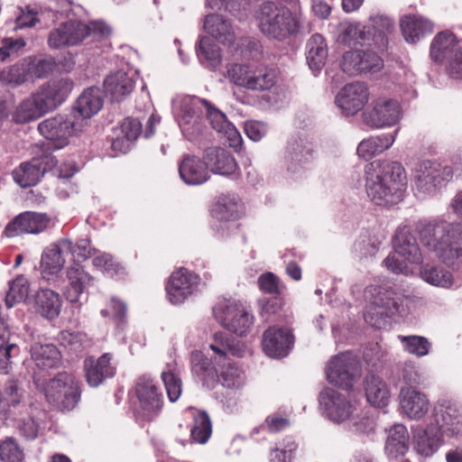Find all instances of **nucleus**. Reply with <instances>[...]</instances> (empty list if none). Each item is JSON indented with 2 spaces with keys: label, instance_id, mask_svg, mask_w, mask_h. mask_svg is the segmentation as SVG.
Returning a JSON list of instances; mask_svg holds the SVG:
<instances>
[{
  "label": "nucleus",
  "instance_id": "f257e3e1",
  "mask_svg": "<svg viewBox=\"0 0 462 462\" xmlns=\"http://www.w3.org/2000/svg\"><path fill=\"white\" fill-rule=\"evenodd\" d=\"M365 191L378 206H393L404 198L407 176L403 166L393 161H374L365 167Z\"/></svg>",
  "mask_w": 462,
  "mask_h": 462
},
{
  "label": "nucleus",
  "instance_id": "f03ea898",
  "mask_svg": "<svg viewBox=\"0 0 462 462\" xmlns=\"http://www.w3.org/2000/svg\"><path fill=\"white\" fill-rule=\"evenodd\" d=\"M254 18L260 32L268 39L284 42L300 33L303 25V14L299 5L291 7L264 2L259 5Z\"/></svg>",
  "mask_w": 462,
  "mask_h": 462
},
{
  "label": "nucleus",
  "instance_id": "7ed1b4c3",
  "mask_svg": "<svg viewBox=\"0 0 462 462\" xmlns=\"http://www.w3.org/2000/svg\"><path fill=\"white\" fill-rule=\"evenodd\" d=\"M424 246L446 264L462 258V224L444 221H420L417 226Z\"/></svg>",
  "mask_w": 462,
  "mask_h": 462
},
{
  "label": "nucleus",
  "instance_id": "20e7f679",
  "mask_svg": "<svg viewBox=\"0 0 462 462\" xmlns=\"http://www.w3.org/2000/svg\"><path fill=\"white\" fill-rule=\"evenodd\" d=\"M415 305L413 297L405 295L402 290L393 287L374 289L371 306L364 314L365 320L373 327H380L385 317L407 315Z\"/></svg>",
  "mask_w": 462,
  "mask_h": 462
},
{
  "label": "nucleus",
  "instance_id": "39448f33",
  "mask_svg": "<svg viewBox=\"0 0 462 462\" xmlns=\"http://www.w3.org/2000/svg\"><path fill=\"white\" fill-rule=\"evenodd\" d=\"M227 79L237 88L251 91H265L276 83L273 69L251 64L230 63L226 66Z\"/></svg>",
  "mask_w": 462,
  "mask_h": 462
},
{
  "label": "nucleus",
  "instance_id": "423d86ee",
  "mask_svg": "<svg viewBox=\"0 0 462 462\" xmlns=\"http://www.w3.org/2000/svg\"><path fill=\"white\" fill-rule=\"evenodd\" d=\"M422 261L416 238L407 226L398 228L393 239V252L384 259L385 267L394 273H409L408 264H419Z\"/></svg>",
  "mask_w": 462,
  "mask_h": 462
},
{
  "label": "nucleus",
  "instance_id": "0eeeda50",
  "mask_svg": "<svg viewBox=\"0 0 462 462\" xmlns=\"http://www.w3.org/2000/svg\"><path fill=\"white\" fill-rule=\"evenodd\" d=\"M44 395L54 408L62 411H71L80 399L79 383L71 373H59L46 383Z\"/></svg>",
  "mask_w": 462,
  "mask_h": 462
},
{
  "label": "nucleus",
  "instance_id": "6e6552de",
  "mask_svg": "<svg viewBox=\"0 0 462 462\" xmlns=\"http://www.w3.org/2000/svg\"><path fill=\"white\" fill-rule=\"evenodd\" d=\"M134 412L138 420L152 421L161 412L163 396L154 380L147 374L137 378L134 385Z\"/></svg>",
  "mask_w": 462,
  "mask_h": 462
},
{
  "label": "nucleus",
  "instance_id": "1a4fd4ad",
  "mask_svg": "<svg viewBox=\"0 0 462 462\" xmlns=\"http://www.w3.org/2000/svg\"><path fill=\"white\" fill-rule=\"evenodd\" d=\"M361 365L351 353H341L333 356L326 368L327 380L341 389L348 390L361 377Z\"/></svg>",
  "mask_w": 462,
  "mask_h": 462
},
{
  "label": "nucleus",
  "instance_id": "9d476101",
  "mask_svg": "<svg viewBox=\"0 0 462 462\" xmlns=\"http://www.w3.org/2000/svg\"><path fill=\"white\" fill-rule=\"evenodd\" d=\"M208 101L197 97H183L174 104L176 120L182 132L190 136L202 131L206 106Z\"/></svg>",
  "mask_w": 462,
  "mask_h": 462
},
{
  "label": "nucleus",
  "instance_id": "9b49d317",
  "mask_svg": "<svg viewBox=\"0 0 462 462\" xmlns=\"http://www.w3.org/2000/svg\"><path fill=\"white\" fill-rule=\"evenodd\" d=\"M213 312L224 328L239 336L245 335L254 323L251 311L238 301H220L214 307Z\"/></svg>",
  "mask_w": 462,
  "mask_h": 462
},
{
  "label": "nucleus",
  "instance_id": "f8f14e48",
  "mask_svg": "<svg viewBox=\"0 0 462 462\" xmlns=\"http://www.w3.org/2000/svg\"><path fill=\"white\" fill-rule=\"evenodd\" d=\"M429 423L444 437L462 436V409L452 401H438L433 406Z\"/></svg>",
  "mask_w": 462,
  "mask_h": 462
},
{
  "label": "nucleus",
  "instance_id": "ddd939ff",
  "mask_svg": "<svg viewBox=\"0 0 462 462\" xmlns=\"http://www.w3.org/2000/svg\"><path fill=\"white\" fill-rule=\"evenodd\" d=\"M452 176L453 171L449 166L437 162L423 161L416 169L415 186L419 192L434 195L452 179Z\"/></svg>",
  "mask_w": 462,
  "mask_h": 462
},
{
  "label": "nucleus",
  "instance_id": "4468645a",
  "mask_svg": "<svg viewBox=\"0 0 462 462\" xmlns=\"http://www.w3.org/2000/svg\"><path fill=\"white\" fill-rule=\"evenodd\" d=\"M362 116L364 123L372 128L392 126L401 118V106L396 100L379 97L363 112Z\"/></svg>",
  "mask_w": 462,
  "mask_h": 462
},
{
  "label": "nucleus",
  "instance_id": "2eb2a0df",
  "mask_svg": "<svg viewBox=\"0 0 462 462\" xmlns=\"http://www.w3.org/2000/svg\"><path fill=\"white\" fill-rule=\"evenodd\" d=\"M200 278L198 274L186 269L180 268L173 272L169 278L166 292L172 304H180L199 291Z\"/></svg>",
  "mask_w": 462,
  "mask_h": 462
},
{
  "label": "nucleus",
  "instance_id": "dca6fc26",
  "mask_svg": "<svg viewBox=\"0 0 462 462\" xmlns=\"http://www.w3.org/2000/svg\"><path fill=\"white\" fill-rule=\"evenodd\" d=\"M73 82L68 79L47 83L32 95L42 115L55 109L68 97Z\"/></svg>",
  "mask_w": 462,
  "mask_h": 462
},
{
  "label": "nucleus",
  "instance_id": "f3484780",
  "mask_svg": "<svg viewBox=\"0 0 462 462\" xmlns=\"http://www.w3.org/2000/svg\"><path fill=\"white\" fill-rule=\"evenodd\" d=\"M51 224V217L45 213L25 211L16 216L5 228V234L16 236L23 234L37 235L44 232Z\"/></svg>",
  "mask_w": 462,
  "mask_h": 462
},
{
  "label": "nucleus",
  "instance_id": "a211bd4d",
  "mask_svg": "<svg viewBox=\"0 0 462 462\" xmlns=\"http://www.w3.org/2000/svg\"><path fill=\"white\" fill-rule=\"evenodd\" d=\"M55 157L46 155L42 158H33L30 162H23L13 171L14 181L21 187H30L37 184L43 174L57 165Z\"/></svg>",
  "mask_w": 462,
  "mask_h": 462
},
{
  "label": "nucleus",
  "instance_id": "6ab92c4d",
  "mask_svg": "<svg viewBox=\"0 0 462 462\" xmlns=\"http://www.w3.org/2000/svg\"><path fill=\"white\" fill-rule=\"evenodd\" d=\"M369 89L365 83L354 82L346 85L337 95L336 104L346 116H354L367 104Z\"/></svg>",
  "mask_w": 462,
  "mask_h": 462
},
{
  "label": "nucleus",
  "instance_id": "aec40b11",
  "mask_svg": "<svg viewBox=\"0 0 462 462\" xmlns=\"http://www.w3.org/2000/svg\"><path fill=\"white\" fill-rule=\"evenodd\" d=\"M38 130L44 138L54 143L55 149L67 145L69 137L76 132L74 123L61 115L45 119L39 124Z\"/></svg>",
  "mask_w": 462,
  "mask_h": 462
},
{
  "label": "nucleus",
  "instance_id": "412c9836",
  "mask_svg": "<svg viewBox=\"0 0 462 462\" xmlns=\"http://www.w3.org/2000/svg\"><path fill=\"white\" fill-rule=\"evenodd\" d=\"M112 360L110 353H105L98 358L88 356L84 360L85 377L89 386L97 387L116 374V365Z\"/></svg>",
  "mask_w": 462,
  "mask_h": 462
},
{
  "label": "nucleus",
  "instance_id": "4be33fe9",
  "mask_svg": "<svg viewBox=\"0 0 462 462\" xmlns=\"http://www.w3.org/2000/svg\"><path fill=\"white\" fill-rule=\"evenodd\" d=\"M284 158L287 171L292 175L300 174L312 162V148L306 140L292 139L287 144Z\"/></svg>",
  "mask_w": 462,
  "mask_h": 462
},
{
  "label": "nucleus",
  "instance_id": "5701e85b",
  "mask_svg": "<svg viewBox=\"0 0 462 462\" xmlns=\"http://www.w3.org/2000/svg\"><path fill=\"white\" fill-rule=\"evenodd\" d=\"M399 400L402 412L411 420H420L429 411L428 396L414 387H402Z\"/></svg>",
  "mask_w": 462,
  "mask_h": 462
},
{
  "label": "nucleus",
  "instance_id": "b1692460",
  "mask_svg": "<svg viewBox=\"0 0 462 462\" xmlns=\"http://www.w3.org/2000/svg\"><path fill=\"white\" fill-rule=\"evenodd\" d=\"M319 403L323 406L331 420L342 422L350 418L354 406L337 391L326 388L319 393Z\"/></svg>",
  "mask_w": 462,
  "mask_h": 462
},
{
  "label": "nucleus",
  "instance_id": "393cba45",
  "mask_svg": "<svg viewBox=\"0 0 462 462\" xmlns=\"http://www.w3.org/2000/svg\"><path fill=\"white\" fill-rule=\"evenodd\" d=\"M204 160L211 172L238 178L239 168L236 159L226 150L219 147L208 148L204 152Z\"/></svg>",
  "mask_w": 462,
  "mask_h": 462
},
{
  "label": "nucleus",
  "instance_id": "a878e982",
  "mask_svg": "<svg viewBox=\"0 0 462 462\" xmlns=\"http://www.w3.org/2000/svg\"><path fill=\"white\" fill-rule=\"evenodd\" d=\"M294 343L292 334L283 328L272 327L263 336V349L270 357L282 358L288 356Z\"/></svg>",
  "mask_w": 462,
  "mask_h": 462
},
{
  "label": "nucleus",
  "instance_id": "bb28decb",
  "mask_svg": "<svg viewBox=\"0 0 462 462\" xmlns=\"http://www.w3.org/2000/svg\"><path fill=\"white\" fill-rule=\"evenodd\" d=\"M217 363L204 353L195 350L190 356L191 373L193 377L207 389H214L219 383V376L216 368Z\"/></svg>",
  "mask_w": 462,
  "mask_h": 462
},
{
  "label": "nucleus",
  "instance_id": "cd10ccee",
  "mask_svg": "<svg viewBox=\"0 0 462 462\" xmlns=\"http://www.w3.org/2000/svg\"><path fill=\"white\" fill-rule=\"evenodd\" d=\"M69 246V239H60L44 249L40 263L44 278L47 275H55L62 269L65 263L64 255L68 254Z\"/></svg>",
  "mask_w": 462,
  "mask_h": 462
},
{
  "label": "nucleus",
  "instance_id": "c85d7f7f",
  "mask_svg": "<svg viewBox=\"0 0 462 462\" xmlns=\"http://www.w3.org/2000/svg\"><path fill=\"white\" fill-rule=\"evenodd\" d=\"M400 28L407 42L416 43L426 35L432 33L434 23L420 14H406L400 20Z\"/></svg>",
  "mask_w": 462,
  "mask_h": 462
},
{
  "label": "nucleus",
  "instance_id": "c756f323",
  "mask_svg": "<svg viewBox=\"0 0 462 462\" xmlns=\"http://www.w3.org/2000/svg\"><path fill=\"white\" fill-rule=\"evenodd\" d=\"M181 180L189 185H200L210 178L206 161L195 155H185L179 164Z\"/></svg>",
  "mask_w": 462,
  "mask_h": 462
},
{
  "label": "nucleus",
  "instance_id": "7c9ffc66",
  "mask_svg": "<svg viewBox=\"0 0 462 462\" xmlns=\"http://www.w3.org/2000/svg\"><path fill=\"white\" fill-rule=\"evenodd\" d=\"M68 285L63 294L70 302H79L80 295L90 283L91 276L79 264H73L66 272Z\"/></svg>",
  "mask_w": 462,
  "mask_h": 462
},
{
  "label": "nucleus",
  "instance_id": "2f4dec72",
  "mask_svg": "<svg viewBox=\"0 0 462 462\" xmlns=\"http://www.w3.org/2000/svg\"><path fill=\"white\" fill-rule=\"evenodd\" d=\"M134 87L133 79L123 70L109 75L104 81L106 93L111 97L113 101L116 102H120L127 97L133 91Z\"/></svg>",
  "mask_w": 462,
  "mask_h": 462
},
{
  "label": "nucleus",
  "instance_id": "473e14b6",
  "mask_svg": "<svg viewBox=\"0 0 462 462\" xmlns=\"http://www.w3.org/2000/svg\"><path fill=\"white\" fill-rule=\"evenodd\" d=\"M204 29L215 40L223 44H231L235 42L236 35L231 23L220 14L207 15Z\"/></svg>",
  "mask_w": 462,
  "mask_h": 462
},
{
  "label": "nucleus",
  "instance_id": "72a5a7b5",
  "mask_svg": "<svg viewBox=\"0 0 462 462\" xmlns=\"http://www.w3.org/2000/svg\"><path fill=\"white\" fill-rule=\"evenodd\" d=\"M328 59V45L325 38L319 34H313L306 43V60L310 69L319 72Z\"/></svg>",
  "mask_w": 462,
  "mask_h": 462
},
{
  "label": "nucleus",
  "instance_id": "f704fd0d",
  "mask_svg": "<svg viewBox=\"0 0 462 462\" xmlns=\"http://www.w3.org/2000/svg\"><path fill=\"white\" fill-rule=\"evenodd\" d=\"M415 449L423 457L432 456L443 443L444 436L429 422L425 429L415 435Z\"/></svg>",
  "mask_w": 462,
  "mask_h": 462
},
{
  "label": "nucleus",
  "instance_id": "c9c22d12",
  "mask_svg": "<svg viewBox=\"0 0 462 462\" xmlns=\"http://www.w3.org/2000/svg\"><path fill=\"white\" fill-rule=\"evenodd\" d=\"M460 47L453 32L443 31L439 32L431 42L430 57L436 62L448 60L449 57L455 53L456 49Z\"/></svg>",
  "mask_w": 462,
  "mask_h": 462
},
{
  "label": "nucleus",
  "instance_id": "e433bc0d",
  "mask_svg": "<svg viewBox=\"0 0 462 462\" xmlns=\"http://www.w3.org/2000/svg\"><path fill=\"white\" fill-rule=\"evenodd\" d=\"M409 448V433L402 424H394L389 430L384 450L391 459L403 456Z\"/></svg>",
  "mask_w": 462,
  "mask_h": 462
},
{
  "label": "nucleus",
  "instance_id": "4c0bfd02",
  "mask_svg": "<svg viewBox=\"0 0 462 462\" xmlns=\"http://www.w3.org/2000/svg\"><path fill=\"white\" fill-rule=\"evenodd\" d=\"M397 132L395 130L393 134H384L363 140L356 149L358 156L367 161L389 149L395 141Z\"/></svg>",
  "mask_w": 462,
  "mask_h": 462
},
{
  "label": "nucleus",
  "instance_id": "58836bf2",
  "mask_svg": "<svg viewBox=\"0 0 462 462\" xmlns=\"http://www.w3.org/2000/svg\"><path fill=\"white\" fill-rule=\"evenodd\" d=\"M209 348L217 356L214 357V362L217 365H221L222 362L227 361V356H244L245 347L244 345L232 344L228 337L222 332L214 335L213 342L209 345Z\"/></svg>",
  "mask_w": 462,
  "mask_h": 462
},
{
  "label": "nucleus",
  "instance_id": "ea45409f",
  "mask_svg": "<svg viewBox=\"0 0 462 462\" xmlns=\"http://www.w3.org/2000/svg\"><path fill=\"white\" fill-rule=\"evenodd\" d=\"M142 133L141 122L133 117L125 118L120 125V134L112 142V149L121 152H126L130 144L135 141Z\"/></svg>",
  "mask_w": 462,
  "mask_h": 462
},
{
  "label": "nucleus",
  "instance_id": "a19ab883",
  "mask_svg": "<svg viewBox=\"0 0 462 462\" xmlns=\"http://www.w3.org/2000/svg\"><path fill=\"white\" fill-rule=\"evenodd\" d=\"M36 310L49 319L57 318L61 310L60 295L52 290L42 289L35 295Z\"/></svg>",
  "mask_w": 462,
  "mask_h": 462
},
{
  "label": "nucleus",
  "instance_id": "79ce46f5",
  "mask_svg": "<svg viewBox=\"0 0 462 462\" xmlns=\"http://www.w3.org/2000/svg\"><path fill=\"white\" fill-rule=\"evenodd\" d=\"M365 390L367 402L373 406L383 407L389 401V390L386 383L377 375L365 377Z\"/></svg>",
  "mask_w": 462,
  "mask_h": 462
},
{
  "label": "nucleus",
  "instance_id": "37998d69",
  "mask_svg": "<svg viewBox=\"0 0 462 462\" xmlns=\"http://www.w3.org/2000/svg\"><path fill=\"white\" fill-rule=\"evenodd\" d=\"M204 116L217 132L226 134L234 143L241 141V136L236 127L226 120L223 113L209 102L208 106H206Z\"/></svg>",
  "mask_w": 462,
  "mask_h": 462
},
{
  "label": "nucleus",
  "instance_id": "c03bdc74",
  "mask_svg": "<svg viewBox=\"0 0 462 462\" xmlns=\"http://www.w3.org/2000/svg\"><path fill=\"white\" fill-rule=\"evenodd\" d=\"M103 106L102 93L98 88H89L78 98L76 110L83 118H90Z\"/></svg>",
  "mask_w": 462,
  "mask_h": 462
},
{
  "label": "nucleus",
  "instance_id": "a18cd8bd",
  "mask_svg": "<svg viewBox=\"0 0 462 462\" xmlns=\"http://www.w3.org/2000/svg\"><path fill=\"white\" fill-rule=\"evenodd\" d=\"M32 359L40 368L56 367L61 359L59 349L52 344L36 343L31 347Z\"/></svg>",
  "mask_w": 462,
  "mask_h": 462
},
{
  "label": "nucleus",
  "instance_id": "49530a36",
  "mask_svg": "<svg viewBox=\"0 0 462 462\" xmlns=\"http://www.w3.org/2000/svg\"><path fill=\"white\" fill-rule=\"evenodd\" d=\"M196 51L200 63L209 69H215L221 62L220 48L208 36L200 38Z\"/></svg>",
  "mask_w": 462,
  "mask_h": 462
},
{
  "label": "nucleus",
  "instance_id": "de8ad7c7",
  "mask_svg": "<svg viewBox=\"0 0 462 462\" xmlns=\"http://www.w3.org/2000/svg\"><path fill=\"white\" fill-rule=\"evenodd\" d=\"M220 366L222 370L218 374L220 379L219 383L224 387L238 390L245 385V372L235 363L225 361L221 363Z\"/></svg>",
  "mask_w": 462,
  "mask_h": 462
},
{
  "label": "nucleus",
  "instance_id": "09e8293b",
  "mask_svg": "<svg viewBox=\"0 0 462 462\" xmlns=\"http://www.w3.org/2000/svg\"><path fill=\"white\" fill-rule=\"evenodd\" d=\"M364 26L359 23L344 21L337 27V41L345 45H356L365 39Z\"/></svg>",
  "mask_w": 462,
  "mask_h": 462
},
{
  "label": "nucleus",
  "instance_id": "8fccbe9b",
  "mask_svg": "<svg viewBox=\"0 0 462 462\" xmlns=\"http://www.w3.org/2000/svg\"><path fill=\"white\" fill-rule=\"evenodd\" d=\"M24 59L0 72V81L11 88L21 86L30 79Z\"/></svg>",
  "mask_w": 462,
  "mask_h": 462
},
{
  "label": "nucleus",
  "instance_id": "3c124183",
  "mask_svg": "<svg viewBox=\"0 0 462 462\" xmlns=\"http://www.w3.org/2000/svg\"><path fill=\"white\" fill-rule=\"evenodd\" d=\"M239 203L236 197L221 196L212 209V215L218 220H231L238 217Z\"/></svg>",
  "mask_w": 462,
  "mask_h": 462
},
{
  "label": "nucleus",
  "instance_id": "603ef678",
  "mask_svg": "<svg viewBox=\"0 0 462 462\" xmlns=\"http://www.w3.org/2000/svg\"><path fill=\"white\" fill-rule=\"evenodd\" d=\"M212 433V425L209 416L205 411H199L194 414V423L190 430V436L193 441L205 444Z\"/></svg>",
  "mask_w": 462,
  "mask_h": 462
},
{
  "label": "nucleus",
  "instance_id": "864d4df0",
  "mask_svg": "<svg viewBox=\"0 0 462 462\" xmlns=\"http://www.w3.org/2000/svg\"><path fill=\"white\" fill-rule=\"evenodd\" d=\"M420 275L428 283L442 288H450L454 282L451 273L442 267L426 266Z\"/></svg>",
  "mask_w": 462,
  "mask_h": 462
},
{
  "label": "nucleus",
  "instance_id": "5fc2aeb1",
  "mask_svg": "<svg viewBox=\"0 0 462 462\" xmlns=\"http://www.w3.org/2000/svg\"><path fill=\"white\" fill-rule=\"evenodd\" d=\"M43 115L40 111L32 97L23 100L15 108L13 119L17 124H24L36 120Z\"/></svg>",
  "mask_w": 462,
  "mask_h": 462
},
{
  "label": "nucleus",
  "instance_id": "6e6d98bb",
  "mask_svg": "<svg viewBox=\"0 0 462 462\" xmlns=\"http://www.w3.org/2000/svg\"><path fill=\"white\" fill-rule=\"evenodd\" d=\"M59 340L63 346L74 352H81L92 344L88 335L79 331H61Z\"/></svg>",
  "mask_w": 462,
  "mask_h": 462
},
{
  "label": "nucleus",
  "instance_id": "4d7b16f0",
  "mask_svg": "<svg viewBox=\"0 0 462 462\" xmlns=\"http://www.w3.org/2000/svg\"><path fill=\"white\" fill-rule=\"evenodd\" d=\"M29 290L27 279L23 275L17 276L9 283V290L5 297L6 307L12 308L16 302L24 300L29 294Z\"/></svg>",
  "mask_w": 462,
  "mask_h": 462
},
{
  "label": "nucleus",
  "instance_id": "13d9d810",
  "mask_svg": "<svg viewBox=\"0 0 462 462\" xmlns=\"http://www.w3.org/2000/svg\"><path fill=\"white\" fill-rule=\"evenodd\" d=\"M403 349L411 355L422 357L430 353L431 344L428 338L421 336H398Z\"/></svg>",
  "mask_w": 462,
  "mask_h": 462
},
{
  "label": "nucleus",
  "instance_id": "bf43d9fd",
  "mask_svg": "<svg viewBox=\"0 0 462 462\" xmlns=\"http://www.w3.org/2000/svg\"><path fill=\"white\" fill-rule=\"evenodd\" d=\"M162 380L164 383L170 402H176L182 392V382L179 374L171 365H168L167 370L162 373Z\"/></svg>",
  "mask_w": 462,
  "mask_h": 462
},
{
  "label": "nucleus",
  "instance_id": "052dcab7",
  "mask_svg": "<svg viewBox=\"0 0 462 462\" xmlns=\"http://www.w3.org/2000/svg\"><path fill=\"white\" fill-rule=\"evenodd\" d=\"M28 69L30 79H42L51 73L55 68V62L52 59H24Z\"/></svg>",
  "mask_w": 462,
  "mask_h": 462
},
{
  "label": "nucleus",
  "instance_id": "680f3d73",
  "mask_svg": "<svg viewBox=\"0 0 462 462\" xmlns=\"http://www.w3.org/2000/svg\"><path fill=\"white\" fill-rule=\"evenodd\" d=\"M402 379L409 387L425 385L428 377L424 371L417 364L407 361L402 368Z\"/></svg>",
  "mask_w": 462,
  "mask_h": 462
},
{
  "label": "nucleus",
  "instance_id": "e2e57ef3",
  "mask_svg": "<svg viewBox=\"0 0 462 462\" xmlns=\"http://www.w3.org/2000/svg\"><path fill=\"white\" fill-rule=\"evenodd\" d=\"M63 33H66L68 46H73L80 43L88 36V24L79 21H69L61 24Z\"/></svg>",
  "mask_w": 462,
  "mask_h": 462
},
{
  "label": "nucleus",
  "instance_id": "0e129e2a",
  "mask_svg": "<svg viewBox=\"0 0 462 462\" xmlns=\"http://www.w3.org/2000/svg\"><path fill=\"white\" fill-rule=\"evenodd\" d=\"M383 67L382 58L371 50L361 51V61L358 75L362 73H375Z\"/></svg>",
  "mask_w": 462,
  "mask_h": 462
},
{
  "label": "nucleus",
  "instance_id": "69168bd1",
  "mask_svg": "<svg viewBox=\"0 0 462 462\" xmlns=\"http://www.w3.org/2000/svg\"><path fill=\"white\" fill-rule=\"evenodd\" d=\"M0 457L4 462H23V451L13 438H7L0 445Z\"/></svg>",
  "mask_w": 462,
  "mask_h": 462
},
{
  "label": "nucleus",
  "instance_id": "338daca9",
  "mask_svg": "<svg viewBox=\"0 0 462 462\" xmlns=\"http://www.w3.org/2000/svg\"><path fill=\"white\" fill-rule=\"evenodd\" d=\"M361 61V51H349L344 53L341 60V68L350 76L358 75Z\"/></svg>",
  "mask_w": 462,
  "mask_h": 462
},
{
  "label": "nucleus",
  "instance_id": "774afa93",
  "mask_svg": "<svg viewBox=\"0 0 462 462\" xmlns=\"http://www.w3.org/2000/svg\"><path fill=\"white\" fill-rule=\"evenodd\" d=\"M370 21L374 32L382 36L383 42L385 36L393 31V21L387 15L377 14L371 16Z\"/></svg>",
  "mask_w": 462,
  "mask_h": 462
}]
</instances>
